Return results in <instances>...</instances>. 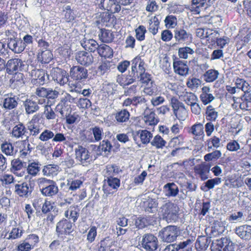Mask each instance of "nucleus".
Wrapping results in <instances>:
<instances>
[{"mask_svg":"<svg viewBox=\"0 0 251 251\" xmlns=\"http://www.w3.org/2000/svg\"><path fill=\"white\" fill-rule=\"evenodd\" d=\"M178 207L169 201L161 207L160 211L163 219L168 223L176 222L178 218Z\"/></svg>","mask_w":251,"mask_h":251,"instance_id":"nucleus-1","label":"nucleus"},{"mask_svg":"<svg viewBox=\"0 0 251 251\" xmlns=\"http://www.w3.org/2000/svg\"><path fill=\"white\" fill-rule=\"evenodd\" d=\"M37 183L42 194L47 197H52L58 192L56 183L52 180L41 177L38 179Z\"/></svg>","mask_w":251,"mask_h":251,"instance_id":"nucleus-2","label":"nucleus"},{"mask_svg":"<svg viewBox=\"0 0 251 251\" xmlns=\"http://www.w3.org/2000/svg\"><path fill=\"white\" fill-rule=\"evenodd\" d=\"M75 156L76 161L83 166H87L92 160L91 153L87 149L81 145L75 148Z\"/></svg>","mask_w":251,"mask_h":251,"instance_id":"nucleus-3","label":"nucleus"},{"mask_svg":"<svg viewBox=\"0 0 251 251\" xmlns=\"http://www.w3.org/2000/svg\"><path fill=\"white\" fill-rule=\"evenodd\" d=\"M39 121V116L34 115L31 120L27 124V130L29 131V135L26 138V140L23 142L25 144L26 143V141H30L31 136L36 137L40 133L42 128L40 124L38 123Z\"/></svg>","mask_w":251,"mask_h":251,"instance_id":"nucleus-4","label":"nucleus"},{"mask_svg":"<svg viewBox=\"0 0 251 251\" xmlns=\"http://www.w3.org/2000/svg\"><path fill=\"white\" fill-rule=\"evenodd\" d=\"M179 234L178 227L175 226H169L163 228L160 235L164 242L171 243L175 241Z\"/></svg>","mask_w":251,"mask_h":251,"instance_id":"nucleus-5","label":"nucleus"},{"mask_svg":"<svg viewBox=\"0 0 251 251\" xmlns=\"http://www.w3.org/2000/svg\"><path fill=\"white\" fill-rule=\"evenodd\" d=\"M142 247L148 251H154L158 245L156 237L152 234H145L142 237L141 242Z\"/></svg>","mask_w":251,"mask_h":251,"instance_id":"nucleus-6","label":"nucleus"},{"mask_svg":"<svg viewBox=\"0 0 251 251\" xmlns=\"http://www.w3.org/2000/svg\"><path fill=\"white\" fill-rule=\"evenodd\" d=\"M70 75L74 80L83 81L88 76V71L83 67L75 66L71 68Z\"/></svg>","mask_w":251,"mask_h":251,"instance_id":"nucleus-7","label":"nucleus"},{"mask_svg":"<svg viewBox=\"0 0 251 251\" xmlns=\"http://www.w3.org/2000/svg\"><path fill=\"white\" fill-rule=\"evenodd\" d=\"M50 75L52 79L61 85H64L69 81V75L66 72L59 68L52 70Z\"/></svg>","mask_w":251,"mask_h":251,"instance_id":"nucleus-8","label":"nucleus"},{"mask_svg":"<svg viewBox=\"0 0 251 251\" xmlns=\"http://www.w3.org/2000/svg\"><path fill=\"white\" fill-rule=\"evenodd\" d=\"M56 231L59 236L70 235L73 231L72 223L67 219L62 220L57 224Z\"/></svg>","mask_w":251,"mask_h":251,"instance_id":"nucleus-9","label":"nucleus"},{"mask_svg":"<svg viewBox=\"0 0 251 251\" xmlns=\"http://www.w3.org/2000/svg\"><path fill=\"white\" fill-rule=\"evenodd\" d=\"M145 64L140 57H136L132 60L130 73L136 78L145 72Z\"/></svg>","mask_w":251,"mask_h":251,"instance_id":"nucleus-10","label":"nucleus"},{"mask_svg":"<svg viewBox=\"0 0 251 251\" xmlns=\"http://www.w3.org/2000/svg\"><path fill=\"white\" fill-rule=\"evenodd\" d=\"M3 100L1 104L2 108L6 110H12L18 105V98L12 93L3 94Z\"/></svg>","mask_w":251,"mask_h":251,"instance_id":"nucleus-11","label":"nucleus"},{"mask_svg":"<svg viewBox=\"0 0 251 251\" xmlns=\"http://www.w3.org/2000/svg\"><path fill=\"white\" fill-rule=\"evenodd\" d=\"M174 38L179 44H188L191 42L192 35L182 28H177L174 31Z\"/></svg>","mask_w":251,"mask_h":251,"instance_id":"nucleus-12","label":"nucleus"},{"mask_svg":"<svg viewBox=\"0 0 251 251\" xmlns=\"http://www.w3.org/2000/svg\"><path fill=\"white\" fill-rule=\"evenodd\" d=\"M15 193L19 196L27 198L30 196L32 188L30 184L23 182L21 184H16L15 185Z\"/></svg>","mask_w":251,"mask_h":251,"instance_id":"nucleus-13","label":"nucleus"},{"mask_svg":"<svg viewBox=\"0 0 251 251\" xmlns=\"http://www.w3.org/2000/svg\"><path fill=\"white\" fill-rule=\"evenodd\" d=\"M7 47L15 53H20L25 50L24 44L21 39L8 38Z\"/></svg>","mask_w":251,"mask_h":251,"instance_id":"nucleus-14","label":"nucleus"},{"mask_svg":"<svg viewBox=\"0 0 251 251\" xmlns=\"http://www.w3.org/2000/svg\"><path fill=\"white\" fill-rule=\"evenodd\" d=\"M30 76L32 79L31 82L33 83H38L40 85L43 84L47 81L48 77L44 71L36 69L31 71Z\"/></svg>","mask_w":251,"mask_h":251,"instance_id":"nucleus-15","label":"nucleus"},{"mask_svg":"<svg viewBox=\"0 0 251 251\" xmlns=\"http://www.w3.org/2000/svg\"><path fill=\"white\" fill-rule=\"evenodd\" d=\"M75 59L78 63L82 65L89 66L93 63L94 57L90 52L79 51L75 54Z\"/></svg>","mask_w":251,"mask_h":251,"instance_id":"nucleus-16","label":"nucleus"},{"mask_svg":"<svg viewBox=\"0 0 251 251\" xmlns=\"http://www.w3.org/2000/svg\"><path fill=\"white\" fill-rule=\"evenodd\" d=\"M99 6L100 8L111 13L118 12L121 10V6L117 4L115 0H101Z\"/></svg>","mask_w":251,"mask_h":251,"instance_id":"nucleus-17","label":"nucleus"},{"mask_svg":"<svg viewBox=\"0 0 251 251\" xmlns=\"http://www.w3.org/2000/svg\"><path fill=\"white\" fill-rule=\"evenodd\" d=\"M234 103H239L240 108L242 110H251V94H244L242 98H232Z\"/></svg>","mask_w":251,"mask_h":251,"instance_id":"nucleus-18","label":"nucleus"},{"mask_svg":"<svg viewBox=\"0 0 251 251\" xmlns=\"http://www.w3.org/2000/svg\"><path fill=\"white\" fill-rule=\"evenodd\" d=\"M142 120L147 126L156 125L158 122V120L156 117L154 112L148 107H146L145 109Z\"/></svg>","mask_w":251,"mask_h":251,"instance_id":"nucleus-19","label":"nucleus"},{"mask_svg":"<svg viewBox=\"0 0 251 251\" xmlns=\"http://www.w3.org/2000/svg\"><path fill=\"white\" fill-rule=\"evenodd\" d=\"M68 102L70 103H76V98L72 97L68 93H65L63 95L61 98L60 102L57 105L56 109L59 112L61 115L63 116L64 114V107Z\"/></svg>","mask_w":251,"mask_h":251,"instance_id":"nucleus-20","label":"nucleus"},{"mask_svg":"<svg viewBox=\"0 0 251 251\" xmlns=\"http://www.w3.org/2000/svg\"><path fill=\"white\" fill-rule=\"evenodd\" d=\"M178 96L181 100L184 101L188 105L198 101L196 95L192 92H187L184 88L182 90L181 93L178 94Z\"/></svg>","mask_w":251,"mask_h":251,"instance_id":"nucleus-21","label":"nucleus"},{"mask_svg":"<svg viewBox=\"0 0 251 251\" xmlns=\"http://www.w3.org/2000/svg\"><path fill=\"white\" fill-rule=\"evenodd\" d=\"M173 68L175 73L179 75L185 76L188 74L189 67L182 61L176 60L174 61Z\"/></svg>","mask_w":251,"mask_h":251,"instance_id":"nucleus-22","label":"nucleus"},{"mask_svg":"<svg viewBox=\"0 0 251 251\" xmlns=\"http://www.w3.org/2000/svg\"><path fill=\"white\" fill-rule=\"evenodd\" d=\"M237 41L236 45L237 48L240 49L248 43L251 40V33L250 31H240L238 35L236 37Z\"/></svg>","mask_w":251,"mask_h":251,"instance_id":"nucleus-23","label":"nucleus"},{"mask_svg":"<svg viewBox=\"0 0 251 251\" xmlns=\"http://www.w3.org/2000/svg\"><path fill=\"white\" fill-rule=\"evenodd\" d=\"M236 234L241 239L250 240L251 238V226L247 225L239 226L235 229Z\"/></svg>","mask_w":251,"mask_h":251,"instance_id":"nucleus-24","label":"nucleus"},{"mask_svg":"<svg viewBox=\"0 0 251 251\" xmlns=\"http://www.w3.org/2000/svg\"><path fill=\"white\" fill-rule=\"evenodd\" d=\"M23 106L26 114L28 115L33 114L39 109L37 102L32 99H26L23 102Z\"/></svg>","mask_w":251,"mask_h":251,"instance_id":"nucleus-25","label":"nucleus"},{"mask_svg":"<svg viewBox=\"0 0 251 251\" xmlns=\"http://www.w3.org/2000/svg\"><path fill=\"white\" fill-rule=\"evenodd\" d=\"M23 61L19 58H14L9 60L6 64L7 71L8 73H12L14 71L22 70Z\"/></svg>","mask_w":251,"mask_h":251,"instance_id":"nucleus-26","label":"nucleus"},{"mask_svg":"<svg viewBox=\"0 0 251 251\" xmlns=\"http://www.w3.org/2000/svg\"><path fill=\"white\" fill-rule=\"evenodd\" d=\"M11 164V172L18 176H23L25 174L23 162L20 159H15L12 160Z\"/></svg>","mask_w":251,"mask_h":251,"instance_id":"nucleus-27","label":"nucleus"},{"mask_svg":"<svg viewBox=\"0 0 251 251\" xmlns=\"http://www.w3.org/2000/svg\"><path fill=\"white\" fill-rule=\"evenodd\" d=\"M165 195L168 197H175L179 192L178 187L174 182H169L163 186Z\"/></svg>","mask_w":251,"mask_h":251,"instance_id":"nucleus-28","label":"nucleus"},{"mask_svg":"<svg viewBox=\"0 0 251 251\" xmlns=\"http://www.w3.org/2000/svg\"><path fill=\"white\" fill-rule=\"evenodd\" d=\"M0 149L2 152L7 156H15L17 151L14 145L7 141H5L0 145Z\"/></svg>","mask_w":251,"mask_h":251,"instance_id":"nucleus-29","label":"nucleus"},{"mask_svg":"<svg viewBox=\"0 0 251 251\" xmlns=\"http://www.w3.org/2000/svg\"><path fill=\"white\" fill-rule=\"evenodd\" d=\"M9 82L11 87L13 88H19L22 86L24 84L23 74L20 73H15Z\"/></svg>","mask_w":251,"mask_h":251,"instance_id":"nucleus-30","label":"nucleus"},{"mask_svg":"<svg viewBox=\"0 0 251 251\" xmlns=\"http://www.w3.org/2000/svg\"><path fill=\"white\" fill-rule=\"evenodd\" d=\"M59 167L55 164H48L43 167L42 173L44 176H56L58 173Z\"/></svg>","mask_w":251,"mask_h":251,"instance_id":"nucleus-31","label":"nucleus"},{"mask_svg":"<svg viewBox=\"0 0 251 251\" xmlns=\"http://www.w3.org/2000/svg\"><path fill=\"white\" fill-rule=\"evenodd\" d=\"M122 170L116 165H108L103 171V174L107 178L113 177L114 176L119 174Z\"/></svg>","mask_w":251,"mask_h":251,"instance_id":"nucleus-32","label":"nucleus"},{"mask_svg":"<svg viewBox=\"0 0 251 251\" xmlns=\"http://www.w3.org/2000/svg\"><path fill=\"white\" fill-rule=\"evenodd\" d=\"M136 77L131 74L129 75H119L117 77V82L123 88L126 86L130 85L133 83L136 79Z\"/></svg>","mask_w":251,"mask_h":251,"instance_id":"nucleus-33","label":"nucleus"},{"mask_svg":"<svg viewBox=\"0 0 251 251\" xmlns=\"http://www.w3.org/2000/svg\"><path fill=\"white\" fill-rule=\"evenodd\" d=\"M26 132V129L22 123H19L15 126L12 130V136L16 139L23 138Z\"/></svg>","mask_w":251,"mask_h":251,"instance_id":"nucleus-34","label":"nucleus"},{"mask_svg":"<svg viewBox=\"0 0 251 251\" xmlns=\"http://www.w3.org/2000/svg\"><path fill=\"white\" fill-rule=\"evenodd\" d=\"M194 170L196 173L200 176L201 179L205 180L208 178L207 174L210 170L208 165L202 163L197 165L195 167Z\"/></svg>","mask_w":251,"mask_h":251,"instance_id":"nucleus-35","label":"nucleus"},{"mask_svg":"<svg viewBox=\"0 0 251 251\" xmlns=\"http://www.w3.org/2000/svg\"><path fill=\"white\" fill-rule=\"evenodd\" d=\"M223 251H234L235 244L230 240L229 237H221V249Z\"/></svg>","mask_w":251,"mask_h":251,"instance_id":"nucleus-36","label":"nucleus"},{"mask_svg":"<svg viewBox=\"0 0 251 251\" xmlns=\"http://www.w3.org/2000/svg\"><path fill=\"white\" fill-rule=\"evenodd\" d=\"M79 210L77 205H73L71 206L65 212V216L69 219H72L74 222H75L79 216Z\"/></svg>","mask_w":251,"mask_h":251,"instance_id":"nucleus-37","label":"nucleus"},{"mask_svg":"<svg viewBox=\"0 0 251 251\" xmlns=\"http://www.w3.org/2000/svg\"><path fill=\"white\" fill-rule=\"evenodd\" d=\"M235 85L238 92L241 90L244 94H250L249 93L251 91V86L248 82L243 79L237 78L235 81Z\"/></svg>","mask_w":251,"mask_h":251,"instance_id":"nucleus-38","label":"nucleus"},{"mask_svg":"<svg viewBox=\"0 0 251 251\" xmlns=\"http://www.w3.org/2000/svg\"><path fill=\"white\" fill-rule=\"evenodd\" d=\"M189 133L195 136L197 139L204 136L203 126L201 123H196L193 125L189 130Z\"/></svg>","mask_w":251,"mask_h":251,"instance_id":"nucleus-39","label":"nucleus"},{"mask_svg":"<svg viewBox=\"0 0 251 251\" xmlns=\"http://www.w3.org/2000/svg\"><path fill=\"white\" fill-rule=\"evenodd\" d=\"M99 37L102 42L110 43L113 41L114 35L109 30L100 29V32L99 34Z\"/></svg>","mask_w":251,"mask_h":251,"instance_id":"nucleus-40","label":"nucleus"},{"mask_svg":"<svg viewBox=\"0 0 251 251\" xmlns=\"http://www.w3.org/2000/svg\"><path fill=\"white\" fill-rule=\"evenodd\" d=\"M194 240L187 239L183 242H180L176 245V251H192V244Z\"/></svg>","mask_w":251,"mask_h":251,"instance_id":"nucleus-41","label":"nucleus"},{"mask_svg":"<svg viewBox=\"0 0 251 251\" xmlns=\"http://www.w3.org/2000/svg\"><path fill=\"white\" fill-rule=\"evenodd\" d=\"M99 54L105 58H111L113 55L112 49L106 45H101L98 50Z\"/></svg>","mask_w":251,"mask_h":251,"instance_id":"nucleus-42","label":"nucleus"},{"mask_svg":"<svg viewBox=\"0 0 251 251\" xmlns=\"http://www.w3.org/2000/svg\"><path fill=\"white\" fill-rule=\"evenodd\" d=\"M129 116V112L126 109L119 111L115 114V118L116 121L120 123H126L128 121Z\"/></svg>","mask_w":251,"mask_h":251,"instance_id":"nucleus-43","label":"nucleus"},{"mask_svg":"<svg viewBox=\"0 0 251 251\" xmlns=\"http://www.w3.org/2000/svg\"><path fill=\"white\" fill-rule=\"evenodd\" d=\"M53 55L51 51L48 50H41L39 52L38 55V60L42 63H48L52 59Z\"/></svg>","mask_w":251,"mask_h":251,"instance_id":"nucleus-44","label":"nucleus"},{"mask_svg":"<svg viewBox=\"0 0 251 251\" xmlns=\"http://www.w3.org/2000/svg\"><path fill=\"white\" fill-rule=\"evenodd\" d=\"M210 241L205 236H199L196 243L195 247L197 250H205L208 247Z\"/></svg>","mask_w":251,"mask_h":251,"instance_id":"nucleus-45","label":"nucleus"},{"mask_svg":"<svg viewBox=\"0 0 251 251\" xmlns=\"http://www.w3.org/2000/svg\"><path fill=\"white\" fill-rule=\"evenodd\" d=\"M40 170V164L38 162L29 163L27 167L26 171L28 174L32 176H37Z\"/></svg>","mask_w":251,"mask_h":251,"instance_id":"nucleus-46","label":"nucleus"},{"mask_svg":"<svg viewBox=\"0 0 251 251\" xmlns=\"http://www.w3.org/2000/svg\"><path fill=\"white\" fill-rule=\"evenodd\" d=\"M81 45L85 50L93 52H95L96 50H98L100 47L98 43L93 39L87 40L84 43H81Z\"/></svg>","mask_w":251,"mask_h":251,"instance_id":"nucleus-47","label":"nucleus"},{"mask_svg":"<svg viewBox=\"0 0 251 251\" xmlns=\"http://www.w3.org/2000/svg\"><path fill=\"white\" fill-rule=\"evenodd\" d=\"M166 143V141L159 135L155 136L151 141V145L155 147L156 149H162L165 147Z\"/></svg>","mask_w":251,"mask_h":251,"instance_id":"nucleus-48","label":"nucleus"},{"mask_svg":"<svg viewBox=\"0 0 251 251\" xmlns=\"http://www.w3.org/2000/svg\"><path fill=\"white\" fill-rule=\"evenodd\" d=\"M141 142L144 144H147L151 143L150 140L152 137V134L147 130H141L137 132Z\"/></svg>","mask_w":251,"mask_h":251,"instance_id":"nucleus-49","label":"nucleus"},{"mask_svg":"<svg viewBox=\"0 0 251 251\" xmlns=\"http://www.w3.org/2000/svg\"><path fill=\"white\" fill-rule=\"evenodd\" d=\"M194 52V50L189 47H181L178 50L179 57L185 59L188 58L189 55L193 54Z\"/></svg>","mask_w":251,"mask_h":251,"instance_id":"nucleus-50","label":"nucleus"},{"mask_svg":"<svg viewBox=\"0 0 251 251\" xmlns=\"http://www.w3.org/2000/svg\"><path fill=\"white\" fill-rule=\"evenodd\" d=\"M145 210L150 213H153L157 210L158 202L155 199H149L145 202Z\"/></svg>","mask_w":251,"mask_h":251,"instance_id":"nucleus-51","label":"nucleus"},{"mask_svg":"<svg viewBox=\"0 0 251 251\" xmlns=\"http://www.w3.org/2000/svg\"><path fill=\"white\" fill-rule=\"evenodd\" d=\"M218 71L210 69L207 71L203 75L204 79L208 82L214 81L218 76Z\"/></svg>","mask_w":251,"mask_h":251,"instance_id":"nucleus-52","label":"nucleus"},{"mask_svg":"<svg viewBox=\"0 0 251 251\" xmlns=\"http://www.w3.org/2000/svg\"><path fill=\"white\" fill-rule=\"evenodd\" d=\"M174 113L180 121H184L188 116L187 111L184 105H181V107L174 111Z\"/></svg>","mask_w":251,"mask_h":251,"instance_id":"nucleus-53","label":"nucleus"},{"mask_svg":"<svg viewBox=\"0 0 251 251\" xmlns=\"http://www.w3.org/2000/svg\"><path fill=\"white\" fill-rule=\"evenodd\" d=\"M201 81L200 79L196 77H189L186 82L187 86L192 90H196L201 86Z\"/></svg>","mask_w":251,"mask_h":251,"instance_id":"nucleus-54","label":"nucleus"},{"mask_svg":"<svg viewBox=\"0 0 251 251\" xmlns=\"http://www.w3.org/2000/svg\"><path fill=\"white\" fill-rule=\"evenodd\" d=\"M105 180L106 181L110 190H117L120 186V180L117 177H110Z\"/></svg>","mask_w":251,"mask_h":251,"instance_id":"nucleus-55","label":"nucleus"},{"mask_svg":"<svg viewBox=\"0 0 251 251\" xmlns=\"http://www.w3.org/2000/svg\"><path fill=\"white\" fill-rule=\"evenodd\" d=\"M165 88L166 91L170 90L171 91L173 94H176L178 96V94L179 93H181L183 88L178 86L175 83H170L169 82H167L165 83Z\"/></svg>","mask_w":251,"mask_h":251,"instance_id":"nucleus-56","label":"nucleus"},{"mask_svg":"<svg viewBox=\"0 0 251 251\" xmlns=\"http://www.w3.org/2000/svg\"><path fill=\"white\" fill-rule=\"evenodd\" d=\"M54 137L52 140L53 142H62L64 145H69V140L70 138L68 137H66L64 134L60 132L54 133Z\"/></svg>","mask_w":251,"mask_h":251,"instance_id":"nucleus-57","label":"nucleus"},{"mask_svg":"<svg viewBox=\"0 0 251 251\" xmlns=\"http://www.w3.org/2000/svg\"><path fill=\"white\" fill-rule=\"evenodd\" d=\"M144 93L148 96H152L157 94V88L155 83L151 84V85L144 86Z\"/></svg>","mask_w":251,"mask_h":251,"instance_id":"nucleus-58","label":"nucleus"},{"mask_svg":"<svg viewBox=\"0 0 251 251\" xmlns=\"http://www.w3.org/2000/svg\"><path fill=\"white\" fill-rule=\"evenodd\" d=\"M164 23L167 28H173L177 25V19L175 16L168 15L165 18Z\"/></svg>","mask_w":251,"mask_h":251,"instance_id":"nucleus-59","label":"nucleus"},{"mask_svg":"<svg viewBox=\"0 0 251 251\" xmlns=\"http://www.w3.org/2000/svg\"><path fill=\"white\" fill-rule=\"evenodd\" d=\"M140 78V81L142 84L145 85H151V84L154 83L152 79V77L151 75L146 73L145 72L139 75Z\"/></svg>","mask_w":251,"mask_h":251,"instance_id":"nucleus-60","label":"nucleus"},{"mask_svg":"<svg viewBox=\"0 0 251 251\" xmlns=\"http://www.w3.org/2000/svg\"><path fill=\"white\" fill-rule=\"evenodd\" d=\"M54 132L50 130L45 129L39 136V139L43 141L46 142L54 137Z\"/></svg>","mask_w":251,"mask_h":251,"instance_id":"nucleus-61","label":"nucleus"},{"mask_svg":"<svg viewBox=\"0 0 251 251\" xmlns=\"http://www.w3.org/2000/svg\"><path fill=\"white\" fill-rule=\"evenodd\" d=\"M82 184V182L78 179L68 181L66 186L67 192H69L70 191H73L76 190L80 187Z\"/></svg>","mask_w":251,"mask_h":251,"instance_id":"nucleus-62","label":"nucleus"},{"mask_svg":"<svg viewBox=\"0 0 251 251\" xmlns=\"http://www.w3.org/2000/svg\"><path fill=\"white\" fill-rule=\"evenodd\" d=\"M147 32L146 27L144 25H139L136 29V37L139 41H143L145 38V33Z\"/></svg>","mask_w":251,"mask_h":251,"instance_id":"nucleus-63","label":"nucleus"},{"mask_svg":"<svg viewBox=\"0 0 251 251\" xmlns=\"http://www.w3.org/2000/svg\"><path fill=\"white\" fill-rule=\"evenodd\" d=\"M184 142V138L183 136L179 135L173 138L170 142V144L171 146L176 147L182 146Z\"/></svg>","mask_w":251,"mask_h":251,"instance_id":"nucleus-64","label":"nucleus"}]
</instances>
